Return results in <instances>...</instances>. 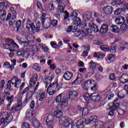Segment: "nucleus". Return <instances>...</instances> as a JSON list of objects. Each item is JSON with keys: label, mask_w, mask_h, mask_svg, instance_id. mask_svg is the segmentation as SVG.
Returning <instances> with one entry per match:
<instances>
[{"label": "nucleus", "mask_w": 128, "mask_h": 128, "mask_svg": "<svg viewBox=\"0 0 128 128\" xmlns=\"http://www.w3.org/2000/svg\"><path fill=\"white\" fill-rule=\"evenodd\" d=\"M92 82H94V80H90L86 82L82 85V88L84 90H88V88L91 86H92Z\"/></svg>", "instance_id": "nucleus-12"}, {"label": "nucleus", "mask_w": 128, "mask_h": 128, "mask_svg": "<svg viewBox=\"0 0 128 128\" xmlns=\"http://www.w3.org/2000/svg\"><path fill=\"white\" fill-rule=\"evenodd\" d=\"M50 24L53 26H58V20H53L50 22Z\"/></svg>", "instance_id": "nucleus-52"}, {"label": "nucleus", "mask_w": 128, "mask_h": 128, "mask_svg": "<svg viewBox=\"0 0 128 128\" xmlns=\"http://www.w3.org/2000/svg\"><path fill=\"white\" fill-rule=\"evenodd\" d=\"M54 114L56 118H60L62 116V112L59 110L58 108H56L54 109Z\"/></svg>", "instance_id": "nucleus-23"}, {"label": "nucleus", "mask_w": 128, "mask_h": 128, "mask_svg": "<svg viewBox=\"0 0 128 128\" xmlns=\"http://www.w3.org/2000/svg\"><path fill=\"white\" fill-rule=\"evenodd\" d=\"M108 106H110L109 110H112L108 114V116H112L114 114V112H116V110L118 114L120 116H123V114H124V110L118 108V106H120V103L114 104V102H112L108 104Z\"/></svg>", "instance_id": "nucleus-2"}, {"label": "nucleus", "mask_w": 128, "mask_h": 128, "mask_svg": "<svg viewBox=\"0 0 128 128\" xmlns=\"http://www.w3.org/2000/svg\"><path fill=\"white\" fill-rule=\"evenodd\" d=\"M36 4L39 10H42V12L44 11V9L42 8V4L39 1H38L36 2Z\"/></svg>", "instance_id": "nucleus-47"}, {"label": "nucleus", "mask_w": 128, "mask_h": 128, "mask_svg": "<svg viewBox=\"0 0 128 128\" xmlns=\"http://www.w3.org/2000/svg\"><path fill=\"white\" fill-rule=\"evenodd\" d=\"M17 40L19 42V44H20L22 46H26L30 45V41L22 42V40H20V39L18 38H17Z\"/></svg>", "instance_id": "nucleus-34"}, {"label": "nucleus", "mask_w": 128, "mask_h": 128, "mask_svg": "<svg viewBox=\"0 0 128 128\" xmlns=\"http://www.w3.org/2000/svg\"><path fill=\"white\" fill-rule=\"evenodd\" d=\"M76 20L78 26H86V21L83 20L82 22V20H80V18H76Z\"/></svg>", "instance_id": "nucleus-27"}, {"label": "nucleus", "mask_w": 128, "mask_h": 128, "mask_svg": "<svg viewBox=\"0 0 128 128\" xmlns=\"http://www.w3.org/2000/svg\"><path fill=\"white\" fill-rule=\"evenodd\" d=\"M80 80L79 77H77L76 79L72 82V84H74V86H76V84H80V81L78 80Z\"/></svg>", "instance_id": "nucleus-53"}, {"label": "nucleus", "mask_w": 128, "mask_h": 128, "mask_svg": "<svg viewBox=\"0 0 128 128\" xmlns=\"http://www.w3.org/2000/svg\"><path fill=\"white\" fill-rule=\"evenodd\" d=\"M115 22L116 24H122L123 22H124V18L118 17L115 20Z\"/></svg>", "instance_id": "nucleus-30"}, {"label": "nucleus", "mask_w": 128, "mask_h": 128, "mask_svg": "<svg viewBox=\"0 0 128 128\" xmlns=\"http://www.w3.org/2000/svg\"><path fill=\"white\" fill-rule=\"evenodd\" d=\"M100 48L102 50V52H110V47L107 45H102L100 46Z\"/></svg>", "instance_id": "nucleus-37"}, {"label": "nucleus", "mask_w": 128, "mask_h": 128, "mask_svg": "<svg viewBox=\"0 0 128 128\" xmlns=\"http://www.w3.org/2000/svg\"><path fill=\"white\" fill-rule=\"evenodd\" d=\"M38 80V74H34L32 77L30 79L29 84L31 86H34Z\"/></svg>", "instance_id": "nucleus-17"}, {"label": "nucleus", "mask_w": 128, "mask_h": 128, "mask_svg": "<svg viewBox=\"0 0 128 128\" xmlns=\"http://www.w3.org/2000/svg\"><path fill=\"white\" fill-rule=\"evenodd\" d=\"M120 28L122 30H128V25L126 24H122L120 26Z\"/></svg>", "instance_id": "nucleus-51"}, {"label": "nucleus", "mask_w": 128, "mask_h": 128, "mask_svg": "<svg viewBox=\"0 0 128 128\" xmlns=\"http://www.w3.org/2000/svg\"><path fill=\"white\" fill-rule=\"evenodd\" d=\"M122 12V8H119L115 10L114 14H116V16H118V14H121Z\"/></svg>", "instance_id": "nucleus-50"}, {"label": "nucleus", "mask_w": 128, "mask_h": 128, "mask_svg": "<svg viewBox=\"0 0 128 128\" xmlns=\"http://www.w3.org/2000/svg\"><path fill=\"white\" fill-rule=\"evenodd\" d=\"M94 126L95 128H102V126H104V123H102V122L98 121L96 122Z\"/></svg>", "instance_id": "nucleus-39"}, {"label": "nucleus", "mask_w": 128, "mask_h": 128, "mask_svg": "<svg viewBox=\"0 0 128 128\" xmlns=\"http://www.w3.org/2000/svg\"><path fill=\"white\" fill-rule=\"evenodd\" d=\"M92 14V13L90 12H85L83 15V18L84 21L86 22H89V20H90Z\"/></svg>", "instance_id": "nucleus-14"}, {"label": "nucleus", "mask_w": 128, "mask_h": 128, "mask_svg": "<svg viewBox=\"0 0 128 128\" xmlns=\"http://www.w3.org/2000/svg\"><path fill=\"white\" fill-rule=\"evenodd\" d=\"M105 55L102 52H98V58H104Z\"/></svg>", "instance_id": "nucleus-54"}, {"label": "nucleus", "mask_w": 128, "mask_h": 128, "mask_svg": "<svg viewBox=\"0 0 128 128\" xmlns=\"http://www.w3.org/2000/svg\"><path fill=\"white\" fill-rule=\"evenodd\" d=\"M88 30H90V32H98V28L92 22H90L88 24Z\"/></svg>", "instance_id": "nucleus-13"}, {"label": "nucleus", "mask_w": 128, "mask_h": 128, "mask_svg": "<svg viewBox=\"0 0 128 128\" xmlns=\"http://www.w3.org/2000/svg\"><path fill=\"white\" fill-rule=\"evenodd\" d=\"M74 30L72 31V32H74V36H76V38H78V36H80V30H76V27H74Z\"/></svg>", "instance_id": "nucleus-38"}, {"label": "nucleus", "mask_w": 128, "mask_h": 128, "mask_svg": "<svg viewBox=\"0 0 128 128\" xmlns=\"http://www.w3.org/2000/svg\"><path fill=\"white\" fill-rule=\"evenodd\" d=\"M96 120H98V117L96 116H93L90 117L88 124H92L94 122H96Z\"/></svg>", "instance_id": "nucleus-24"}, {"label": "nucleus", "mask_w": 128, "mask_h": 128, "mask_svg": "<svg viewBox=\"0 0 128 128\" xmlns=\"http://www.w3.org/2000/svg\"><path fill=\"white\" fill-rule=\"evenodd\" d=\"M40 82H38L34 87V92L36 94H37L38 96H39V101L42 102L44 98V96H46V92H44V90H42V89L38 90Z\"/></svg>", "instance_id": "nucleus-5"}, {"label": "nucleus", "mask_w": 128, "mask_h": 128, "mask_svg": "<svg viewBox=\"0 0 128 128\" xmlns=\"http://www.w3.org/2000/svg\"><path fill=\"white\" fill-rule=\"evenodd\" d=\"M114 60H116V57L114 55L112 54H110L108 55V58H107V62L108 64H110L113 62H114Z\"/></svg>", "instance_id": "nucleus-28"}, {"label": "nucleus", "mask_w": 128, "mask_h": 128, "mask_svg": "<svg viewBox=\"0 0 128 128\" xmlns=\"http://www.w3.org/2000/svg\"><path fill=\"white\" fill-rule=\"evenodd\" d=\"M21 108H22V104L14 105L10 108V110L11 112H12L14 110H15V112H18V110H20Z\"/></svg>", "instance_id": "nucleus-29"}, {"label": "nucleus", "mask_w": 128, "mask_h": 128, "mask_svg": "<svg viewBox=\"0 0 128 128\" xmlns=\"http://www.w3.org/2000/svg\"><path fill=\"white\" fill-rule=\"evenodd\" d=\"M0 13L2 14L0 16V20H4L6 16V10H0Z\"/></svg>", "instance_id": "nucleus-42"}, {"label": "nucleus", "mask_w": 128, "mask_h": 128, "mask_svg": "<svg viewBox=\"0 0 128 128\" xmlns=\"http://www.w3.org/2000/svg\"><path fill=\"white\" fill-rule=\"evenodd\" d=\"M16 18V12H14L13 14V18L11 19L9 22L10 26H12L16 23V20L14 18Z\"/></svg>", "instance_id": "nucleus-33"}, {"label": "nucleus", "mask_w": 128, "mask_h": 128, "mask_svg": "<svg viewBox=\"0 0 128 128\" xmlns=\"http://www.w3.org/2000/svg\"><path fill=\"white\" fill-rule=\"evenodd\" d=\"M70 16L72 18V20H74V18H76L78 16V13L76 12H72Z\"/></svg>", "instance_id": "nucleus-55"}, {"label": "nucleus", "mask_w": 128, "mask_h": 128, "mask_svg": "<svg viewBox=\"0 0 128 128\" xmlns=\"http://www.w3.org/2000/svg\"><path fill=\"white\" fill-rule=\"evenodd\" d=\"M32 50L34 52L33 54H34V52H38V46L36 45H34L32 46Z\"/></svg>", "instance_id": "nucleus-59"}, {"label": "nucleus", "mask_w": 128, "mask_h": 128, "mask_svg": "<svg viewBox=\"0 0 128 128\" xmlns=\"http://www.w3.org/2000/svg\"><path fill=\"white\" fill-rule=\"evenodd\" d=\"M64 14H65L64 17V20H68V18H69L70 14L66 10L64 11Z\"/></svg>", "instance_id": "nucleus-57"}, {"label": "nucleus", "mask_w": 128, "mask_h": 128, "mask_svg": "<svg viewBox=\"0 0 128 128\" xmlns=\"http://www.w3.org/2000/svg\"><path fill=\"white\" fill-rule=\"evenodd\" d=\"M6 44H1L0 46L4 50H9L10 52H14L12 50V45L14 43V40L10 38H7L5 40Z\"/></svg>", "instance_id": "nucleus-4"}, {"label": "nucleus", "mask_w": 128, "mask_h": 128, "mask_svg": "<svg viewBox=\"0 0 128 128\" xmlns=\"http://www.w3.org/2000/svg\"><path fill=\"white\" fill-rule=\"evenodd\" d=\"M69 96V98H76V96H78V92H76V90H72L70 92H69L68 94Z\"/></svg>", "instance_id": "nucleus-31"}, {"label": "nucleus", "mask_w": 128, "mask_h": 128, "mask_svg": "<svg viewBox=\"0 0 128 128\" xmlns=\"http://www.w3.org/2000/svg\"><path fill=\"white\" fill-rule=\"evenodd\" d=\"M72 76H74V74L68 71L65 72L63 75V78L66 80H70Z\"/></svg>", "instance_id": "nucleus-16"}, {"label": "nucleus", "mask_w": 128, "mask_h": 128, "mask_svg": "<svg viewBox=\"0 0 128 128\" xmlns=\"http://www.w3.org/2000/svg\"><path fill=\"white\" fill-rule=\"evenodd\" d=\"M102 10L106 14H112L114 9L112 6H108L104 7Z\"/></svg>", "instance_id": "nucleus-15"}, {"label": "nucleus", "mask_w": 128, "mask_h": 128, "mask_svg": "<svg viewBox=\"0 0 128 128\" xmlns=\"http://www.w3.org/2000/svg\"><path fill=\"white\" fill-rule=\"evenodd\" d=\"M80 36L82 38H84V36H88V34L86 33V32H84V30H80Z\"/></svg>", "instance_id": "nucleus-61"}, {"label": "nucleus", "mask_w": 128, "mask_h": 128, "mask_svg": "<svg viewBox=\"0 0 128 128\" xmlns=\"http://www.w3.org/2000/svg\"><path fill=\"white\" fill-rule=\"evenodd\" d=\"M54 115L49 114L46 120V124L47 126L46 128H54Z\"/></svg>", "instance_id": "nucleus-10"}, {"label": "nucleus", "mask_w": 128, "mask_h": 128, "mask_svg": "<svg viewBox=\"0 0 128 128\" xmlns=\"http://www.w3.org/2000/svg\"><path fill=\"white\" fill-rule=\"evenodd\" d=\"M122 84H126L128 82V75L127 74H123L120 78Z\"/></svg>", "instance_id": "nucleus-21"}, {"label": "nucleus", "mask_w": 128, "mask_h": 128, "mask_svg": "<svg viewBox=\"0 0 128 128\" xmlns=\"http://www.w3.org/2000/svg\"><path fill=\"white\" fill-rule=\"evenodd\" d=\"M90 98L94 102H98L100 100V96L94 92L90 95Z\"/></svg>", "instance_id": "nucleus-19"}, {"label": "nucleus", "mask_w": 128, "mask_h": 128, "mask_svg": "<svg viewBox=\"0 0 128 128\" xmlns=\"http://www.w3.org/2000/svg\"><path fill=\"white\" fill-rule=\"evenodd\" d=\"M60 124L64 128H69L72 124V119L68 117H61L59 120Z\"/></svg>", "instance_id": "nucleus-9"}, {"label": "nucleus", "mask_w": 128, "mask_h": 128, "mask_svg": "<svg viewBox=\"0 0 128 128\" xmlns=\"http://www.w3.org/2000/svg\"><path fill=\"white\" fill-rule=\"evenodd\" d=\"M21 128H30V124L28 122H22V123Z\"/></svg>", "instance_id": "nucleus-40"}, {"label": "nucleus", "mask_w": 128, "mask_h": 128, "mask_svg": "<svg viewBox=\"0 0 128 128\" xmlns=\"http://www.w3.org/2000/svg\"><path fill=\"white\" fill-rule=\"evenodd\" d=\"M32 122L33 124V126L36 128H40L41 124L40 120H38L36 118H33L32 119Z\"/></svg>", "instance_id": "nucleus-18"}, {"label": "nucleus", "mask_w": 128, "mask_h": 128, "mask_svg": "<svg viewBox=\"0 0 128 128\" xmlns=\"http://www.w3.org/2000/svg\"><path fill=\"white\" fill-rule=\"evenodd\" d=\"M8 4L6 2L0 3V10H2L4 8H8Z\"/></svg>", "instance_id": "nucleus-36"}, {"label": "nucleus", "mask_w": 128, "mask_h": 128, "mask_svg": "<svg viewBox=\"0 0 128 128\" xmlns=\"http://www.w3.org/2000/svg\"><path fill=\"white\" fill-rule=\"evenodd\" d=\"M110 30L112 32L118 34L120 32V28L116 25H113L110 27Z\"/></svg>", "instance_id": "nucleus-32"}, {"label": "nucleus", "mask_w": 128, "mask_h": 128, "mask_svg": "<svg viewBox=\"0 0 128 128\" xmlns=\"http://www.w3.org/2000/svg\"><path fill=\"white\" fill-rule=\"evenodd\" d=\"M109 78L110 80H116V75L114 74H110Z\"/></svg>", "instance_id": "nucleus-63"}, {"label": "nucleus", "mask_w": 128, "mask_h": 128, "mask_svg": "<svg viewBox=\"0 0 128 128\" xmlns=\"http://www.w3.org/2000/svg\"><path fill=\"white\" fill-rule=\"evenodd\" d=\"M54 77L50 76H46L44 80V82L46 84H50L52 82V81L53 80Z\"/></svg>", "instance_id": "nucleus-25"}, {"label": "nucleus", "mask_w": 128, "mask_h": 128, "mask_svg": "<svg viewBox=\"0 0 128 128\" xmlns=\"http://www.w3.org/2000/svg\"><path fill=\"white\" fill-rule=\"evenodd\" d=\"M78 110L80 112H82V116H87V114H88V109L86 108H82L78 106Z\"/></svg>", "instance_id": "nucleus-22"}, {"label": "nucleus", "mask_w": 128, "mask_h": 128, "mask_svg": "<svg viewBox=\"0 0 128 128\" xmlns=\"http://www.w3.org/2000/svg\"><path fill=\"white\" fill-rule=\"evenodd\" d=\"M26 28H32L34 32H40V22L38 21L36 24V27L34 26V23H32V22L28 19L26 22Z\"/></svg>", "instance_id": "nucleus-3"}, {"label": "nucleus", "mask_w": 128, "mask_h": 128, "mask_svg": "<svg viewBox=\"0 0 128 128\" xmlns=\"http://www.w3.org/2000/svg\"><path fill=\"white\" fill-rule=\"evenodd\" d=\"M10 82L12 86H14H14L16 88H20V85L22 84V81L18 79V78L16 76H14L12 78V80H10Z\"/></svg>", "instance_id": "nucleus-11"}, {"label": "nucleus", "mask_w": 128, "mask_h": 128, "mask_svg": "<svg viewBox=\"0 0 128 128\" xmlns=\"http://www.w3.org/2000/svg\"><path fill=\"white\" fill-rule=\"evenodd\" d=\"M32 68L36 70L38 72H40V66H38V64L35 63L32 66Z\"/></svg>", "instance_id": "nucleus-41"}, {"label": "nucleus", "mask_w": 128, "mask_h": 128, "mask_svg": "<svg viewBox=\"0 0 128 128\" xmlns=\"http://www.w3.org/2000/svg\"><path fill=\"white\" fill-rule=\"evenodd\" d=\"M58 12H60V14H62V12H64V6H62V4H58Z\"/></svg>", "instance_id": "nucleus-43"}, {"label": "nucleus", "mask_w": 128, "mask_h": 128, "mask_svg": "<svg viewBox=\"0 0 128 128\" xmlns=\"http://www.w3.org/2000/svg\"><path fill=\"white\" fill-rule=\"evenodd\" d=\"M86 124V118H82L80 120H72L71 128H74V126L76 128H84V124Z\"/></svg>", "instance_id": "nucleus-7"}, {"label": "nucleus", "mask_w": 128, "mask_h": 128, "mask_svg": "<svg viewBox=\"0 0 128 128\" xmlns=\"http://www.w3.org/2000/svg\"><path fill=\"white\" fill-rule=\"evenodd\" d=\"M74 30V28H72V26H69L68 28L66 30V32H72Z\"/></svg>", "instance_id": "nucleus-56"}, {"label": "nucleus", "mask_w": 128, "mask_h": 128, "mask_svg": "<svg viewBox=\"0 0 128 128\" xmlns=\"http://www.w3.org/2000/svg\"><path fill=\"white\" fill-rule=\"evenodd\" d=\"M34 116V113L29 112L28 113L26 114V118H30L31 120H32V116Z\"/></svg>", "instance_id": "nucleus-49"}, {"label": "nucleus", "mask_w": 128, "mask_h": 128, "mask_svg": "<svg viewBox=\"0 0 128 128\" xmlns=\"http://www.w3.org/2000/svg\"><path fill=\"white\" fill-rule=\"evenodd\" d=\"M0 118H0V120H4V124H6V126L8 124H10V122H12L14 118V117L12 116V115L8 114V113L6 112L0 113Z\"/></svg>", "instance_id": "nucleus-6"}, {"label": "nucleus", "mask_w": 128, "mask_h": 128, "mask_svg": "<svg viewBox=\"0 0 128 128\" xmlns=\"http://www.w3.org/2000/svg\"><path fill=\"white\" fill-rule=\"evenodd\" d=\"M10 80H9L8 82L6 88L4 89V90L6 92H10V88H12V85L11 83Z\"/></svg>", "instance_id": "nucleus-35"}, {"label": "nucleus", "mask_w": 128, "mask_h": 128, "mask_svg": "<svg viewBox=\"0 0 128 128\" xmlns=\"http://www.w3.org/2000/svg\"><path fill=\"white\" fill-rule=\"evenodd\" d=\"M34 94L32 93V92L30 91L28 92L26 94V98L25 100V102H30L32 100V98Z\"/></svg>", "instance_id": "nucleus-26"}, {"label": "nucleus", "mask_w": 128, "mask_h": 128, "mask_svg": "<svg viewBox=\"0 0 128 128\" xmlns=\"http://www.w3.org/2000/svg\"><path fill=\"white\" fill-rule=\"evenodd\" d=\"M89 68H92V70H95L96 68V64L94 62H91L89 63Z\"/></svg>", "instance_id": "nucleus-45"}, {"label": "nucleus", "mask_w": 128, "mask_h": 128, "mask_svg": "<svg viewBox=\"0 0 128 128\" xmlns=\"http://www.w3.org/2000/svg\"><path fill=\"white\" fill-rule=\"evenodd\" d=\"M108 30V24H102L100 29L101 34H106Z\"/></svg>", "instance_id": "nucleus-20"}, {"label": "nucleus", "mask_w": 128, "mask_h": 128, "mask_svg": "<svg viewBox=\"0 0 128 128\" xmlns=\"http://www.w3.org/2000/svg\"><path fill=\"white\" fill-rule=\"evenodd\" d=\"M68 98H70L68 94L64 92L58 95L56 98V102H58L61 106L67 108L68 106Z\"/></svg>", "instance_id": "nucleus-1"}, {"label": "nucleus", "mask_w": 128, "mask_h": 128, "mask_svg": "<svg viewBox=\"0 0 128 128\" xmlns=\"http://www.w3.org/2000/svg\"><path fill=\"white\" fill-rule=\"evenodd\" d=\"M84 98L86 102H88L90 100V94H85L84 96Z\"/></svg>", "instance_id": "nucleus-48"}, {"label": "nucleus", "mask_w": 128, "mask_h": 128, "mask_svg": "<svg viewBox=\"0 0 128 128\" xmlns=\"http://www.w3.org/2000/svg\"><path fill=\"white\" fill-rule=\"evenodd\" d=\"M55 88H55L56 90V92H58V90H60V88H62V86L60 84H56Z\"/></svg>", "instance_id": "nucleus-60"}, {"label": "nucleus", "mask_w": 128, "mask_h": 128, "mask_svg": "<svg viewBox=\"0 0 128 128\" xmlns=\"http://www.w3.org/2000/svg\"><path fill=\"white\" fill-rule=\"evenodd\" d=\"M54 88H56V83L52 82L48 86L47 90H54Z\"/></svg>", "instance_id": "nucleus-44"}, {"label": "nucleus", "mask_w": 128, "mask_h": 128, "mask_svg": "<svg viewBox=\"0 0 128 128\" xmlns=\"http://www.w3.org/2000/svg\"><path fill=\"white\" fill-rule=\"evenodd\" d=\"M16 26L18 28H20L22 26V20H18L16 22Z\"/></svg>", "instance_id": "nucleus-64"}, {"label": "nucleus", "mask_w": 128, "mask_h": 128, "mask_svg": "<svg viewBox=\"0 0 128 128\" xmlns=\"http://www.w3.org/2000/svg\"><path fill=\"white\" fill-rule=\"evenodd\" d=\"M12 48H14L12 49L14 52V50H20V46L16 42H14L12 45Z\"/></svg>", "instance_id": "nucleus-46"}, {"label": "nucleus", "mask_w": 128, "mask_h": 128, "mask_svg": "<svg viewBox=\"0 0 128 128\" xmlns=\"http://www.w3.org/2000/svg\"><path fill=\"white\" fill-rule=\"evenodd\" d=\"M4 84H6V82L4 80H2L0 82V88H4Z\"/></svg>", "instance_id": "nucleus-58"}, {"label": "nucleus", "mask_w": 128, "mask_h": 128, "mask_svg": "<svg viewBox=\"0 0 128 128\" xmlns=\"http://www.w3.org/2000/svg\"><path fill=\"white\" fill-rule=\"evenodd\" d=\"M40 22L42 25V28L45 30H48L50 26V20L48 18H46V14L44 13H42L40 18Z\"/></svg>", "instance_id": "nucleus-8"}, {"label": "nucleus", "mask_w": 128, "mask_h": 128, "mask_svg": "<svg viewBox=\"0 0 128 128\" xmlns=\"http://www.w3.org/2000/svg\"><path fill=\"white\" fill-rule=\"evenodd\" d=\"M28 90H30V87H26V88H25L22 92V96H24V94H26V92H28Z\"/></svg>", "instance_id": "nucleus-62"}]
</instances>
